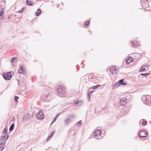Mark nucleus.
Instances as JSON below:
<instances>
[{"instance_id": "f257e3e1", "label": "nucleus", "mask_w": 151, "mask_h": 151, "mask_svg": "<svg viewBox=\"0 0 151 151\" xmlns=\"http://www.w3.org/2000/svg\"><path fill=\"white\" fill-rule=\"evenodd\" d=\"M52 98L51 93L49 91H47L42 94L40 97V100L43 102H48L52 99Z\"/></svg>"}, {"instance_id": "f03ea898", "label": "nucleus", "mask_w": 151, "mask_h": 151, "mask_svg": "<svg viewBox=\"0 0 151 151\" xmlns=\"http://www.w3.org/2000/svg\"><path fill=\"white\" fill-rule=\"evenodd\" d=\"M57 94L61 97H63L66 93V89L63 85L58 86L56 88Z\"/></svg>"}, {"instance_id": "7ed1b4c3", "label": "nucleus", "mask_w": 151, "mask_h": 151, "mask_svg": "<svg viewBox=\"0 0 151 151\" xmlns=\"http://www.w3.org/2000/svg\"><path fill=\"white\" fill-rule=\"evenodd\" d=\"M150 97L151 96L149 95L143 96L141 97V100L145 104L150 106H151V100H149V99Z\"/></svg>"}, {"instance_id": "20e7f679", "label": "nucleus", "mask_w": 151, "mask_h": 151, "mask_svg": "<svg viewBox=\"0 0 151 151\" xmlns=\"http://www.w3.org/2000/svg\"><path fill=\"white\" fill-rule=\"evenodd\" d=\"M75 118L74 114H70L67 116L64 120V123L65 125H68L73 121V120Z\"/></svg>"}, {"instance_id": "39448f33", "label": "nucleus", "mask_w": 151, "mask_h": 151, "mask_svg": "<svg viewBox=\"0 0 151 151\" xmlns=\"http://www.w3.org/2000/svg\"><path fill=\"white\" fill-rule=\"evenodd\" d=\"M14 75L12 71H9L7 73L3 74V76L6 80H9L11 79L12 76Z\"/></svg>"}, {"instance_id": "423d86ee", "label": "nucleus", "mask_w": 151, "mask_h": 151, "mask_svg": "<svg viewBox=\"0 0 151 151\" xmlns=\"http://www.w3.org/2000/svg\"><path fill=\"white\" fill-rule=\"evenodd\" d=\"M36 118L40 120H42L44 119V116L43 114V112L41 110H40L36 115Z\"/></svg>"}, {"instance_id": "0eeeda50", "label": "nucleus", "mask_w": 151, "mask_h": 151, "mask_svg": "<svg viewBox=\"0 0 151 151\" xmlns=\"http://www.w3.org/2000/svg\"><path fill=\"white\" fill-rule=\"evenodd\" d=\"M140 2L141 6L143 8L145 9L148 7L147 0H141Z\"/></svg>"}, {"instance_id": "6e6552de", "label": "nucleus", "mask_w": 151, "mask_h": 151, "mask_svg": "<svg viewBox=\"0 0 151 151\" xmlns=\"http://www.w3.org/2000/svg\"><path fill=\"white\" fill-rule=\"evenodd\" d=\"M147 136V133L146 132L145 130H142L141 131L139 134V136L141 138H143Z\"/></svg>"}, {"instance_id": "1a4fd4ad", "label": "nucleus", "mask_w": 151, "mask_h": 151, "mask_svg": "<svg viewBox=\"0 0 151 151\" xmlns=\"http://www.w3.org/2000/svg\"><path fill=\"white\" fill-rule=\"evenodd\" d=\"M23 66H24L22 65L20 67L18 71V73H19L22 74H23L26 73V72L25 69H24Z\"/></svg>"}, {"instance_id": "9d476101", "label": "nucleus", "mask_w": 151, "mask_h": 151, "mask_svg": "<svg viewBox=\"0 0 151 151\" xmlns=\"http://www.w3.org/2000/svg\"><path fill=\"white\" fill-rule=\"evenodd\" d=\"M117 69L114 67H111L110 68V72L114 74H115L116 73V70H117Z\"/></svg>"}, {"instance_id": "9b49d317", "label": "nucleus", "mask_w": 151, "mask_h": 151, "mask_svg": "<svg viewBox=\"0 0 151 151\" xmlns=\"http://www.w3.org/2000/svg\"><path fill=\"white\" fill-rule=\"evenodd\" d=\"M127 102L126 98H123L120 100V104L121 105L124 106L126 104Z\"/></svg>"}, {"instance_id": "f8f14e48", "label": "nucleus", "mask_w": 151, "mask_h": 151, "mask_svg": "<svg viewBox=\"0 0 151 151\" xmlns=\"http://www.w3.org/2000/svg\"><path fill=\"white\" fill-rule=\"evenodd\" d=\"M131 44V46L132 47L134 46V47H137L139 45L137 41H133L132 42Z\"/></svg>"}, {"instance_id": "ddd939ff", "label": "nucleus", "mask_w": 151, "mask_h": 151, "mask_svg": "<svg viewBox=\"0 0 151 151\" xmlns=\"http://www.w3.org/2000/svg\"><path fill=\"white\" fill-rule=\"evenodd\" d=\"M101 131L99 129H98L94 132V135L96 137L100 136L101 135Z\"/></svg>"}, {"instance_id": "4468645a", "label": "nucleus", "mask_w": 151, "mask_h": 151, "mask_svg": "<svg viewBox=\"0 0 151 151\" xmlns=\"http://www.w3.org/2000/svg\"><path fill=\"white\" fill-rule=\"evenodd\" d=\"M26 4L30 6H32L33 5V4L31 1H29L28 0H26Z\"/></svg>"}, {"instance_id": "2eb2a0df", "label": "nucleus", "mask_w": 151, "mask_h": 151, "mask_svg": "<svg viewBox=\"0 0 151 151\" xmlns=\"http://www.w3.org/2000/svg\"><path fill=\"white\" fill-rule=\"evenodd\" d=\"M41 11L40 9H38L37 11L35 13V14L36 16H39L41 13Z\"/></svg>"}, {"instance_id": "dca6fc26", "label": "nucleus", "mask_w": 151, "mask_h": 151, "mask_svg": "<svg viewBox=\"0 0 151 151\" xmlns=\"http://www.w3.org/2000/svg\"><path fill=\"white\" fill-rule=\"evenodd\" d=\"M118 83H119V85H125L126 84V82H125V83H124V79H122L119 81L118 82Z\"/></svg>"}, {"instance_id": "f3484780", "label": "nucleus", "mask_w": 151, "mask_h": 151, "mask_svg": "<svg viewBox=\"0 0 151 151\" xmlns=\"http://www.w3.org/2000/svg\"><path fill=\"white\" fill-rule=\"evenodd\" d=\"M17 58L16 57H14L12 58L11 60V63L13 64V63H16L17 60Z\"/></svg>"}, {"instance_id": "a211bd4d", "label": "nucleus", "mask_w": 151, "mask_h": 151, "mask_svg": "<svg viewBox=\"0 0 151 151\" xmlns=\"http://www.w3.org/2000/svg\"><path fill=\"white\" fill-rule=\"evenodd\" d=\"M133 60V59L131 57H129V58L127 59L126 60V62L127 64H129L132 62V60Z\"/></svg>"}, {"instance_id": "6ab92c4d", "label": "nucleus", "mask_w": 151, "mask_h": 151, "mask_svg": "<svg viewBox=\"0 0 151 151\" xmlns=\"http://www.w3.org/2000/svg\"><path fill=\"white\" fill-rule=\"evenodd\" d=\"M75 102V106H77L81 105V102H79V100H77L76 101H74Z\"/></svg>"}, {"instance_id": "aec40b11", "label": "nucleus", "mask_w": 151, "mask_h": 151, "mask_svg": "<svg viewBox=\"0 0 151 151\" xmlns=\"http://www.w3.org/2000/svg\"><path fill=\"white\" fill-rule=\"evenodd\" d=\"M5 147V143H2L1 142V143L0 144V148L1 149H1V150L2 151L4 147Z\"/></svg>"}, {"instance_id": "412c9836", "label": "nucleus", "mask_w": 151, "mask_h": 151, "mask_svg": "<svg viewBox=\"0 0 151 151\" xmlns=\"http://www.w3.org/2000/svg\"><path fill=\"white\" fill-rule=\"evenodd\" d=\"M90 22L89 20H88L87 21L85 22L84 24H85V27L87 28V26L90 24Z\"/></svg>"}, {"instance_id": "4be33fe9", "label": "nucleus", "mask_w": 151, "mask_h": 151, "mask_svg": "<svg viewBox=\"0 0 151 151\" xmlns=\"http://www.w3.org/2000/svg\"><path fill=\"white\" fill-rule=\"evenodd\" d=\"M75 131L74 130L71 129L70 130L69 132V134L70 135H74Z\"/></svg>"}, {"instance_id": "5701e85b", "label": "nucleus", "mask_w": 151, "mask_h": 151, "mask_svg": "<svg viewBox=\"0 0 151 151\" xmlns=\"http://www.w3.org/2000/svg\"><path fill=\"white\" fill-rule=\"evenodd\" d=\"M14 127V124L13 123L9 127V131H11L13 130Z\"/></svg>"}, {"instance_id": "b1692460", "label": "nucleus", "mask_w": 151, "mask_h": 151, "mask_svg": "<svg viewBox=\"0 0 151 151\" xmlns=\"http://www.w3.org/2000/svg\"><path fill=\"white\" fill-rule=\"evenodd\" d=\"M4 8H2L0 11V17H2L4 15Z\"/></svg>"}, {"instance_id": "393cba45", "label": "nucleus", "mask_w": 151, "mask_h": 151, "mask_svg": "<svg viewBox=\"0 0 151 151\" xmlns=\"http://www.w3.org/2000/svg\"><path fill=\"white\" fill-rule=\"evenodd\" d=\"M145 66V65H143L142 66L141 68L140 69L139 72H142L143 71L146 70L145 69V68L144 67Z\"/></svg>"}, {"instance_id": "a878e982", "label": "nucleus", "mask_w": 151, "mask_h": 151, "mask_svg": "<svg viewBox=\"0 0 151 151\" xmlns=\"http://www.w3.org/2000/svg\"><path fill=\"white\" fill-rule=\"evenodd\" d=\"M6 140L3 137H1V142L2 143H5Z\"/></svg>"}, {"instance_id": "bb28decb", "label": "nucleus", "mask_w": 151, "mask_h": 151, "mask_svg": "<svg viewBox=\"0 0 151 151\" xmlns=\"http://www.w3.org/2000/svg\"><path fill=\"white\" fill-rule=\"evenodd\" d=\"M150 74V73H141L140 75V76H149Z\"/></svg>"}, {"instance_id": "cd10ccee", "label": "nucleus", "mask_w": 151, "mask_h": 151, "mask_svg": "<svg viewBox=\"0 0 151 151\" xmlns=\"http://www.w3.org/2000/svg\"><path fill=\"white\" fill-rule=\"evenodd\" d=\"M60 115V114H57L56 116H55V118H54V119H53V121H52V123H53V122H54L56 120V119H57V118Z\"/></svg>"}, {"instance_id": "c85d7f7f", "label": "nucleus", "mask_w": 151, "mask_h": 151, "mask_svg": "<svg viewBox=\"0 0 151 151\" xmlns=\"http://www.w3.org/2000/svg\"><path fill=\"white\" fill-rule=\"evenodd\" d=\"M3 137L4 138H5V139L6 140L8 139L9 136V135L8 134H6L4 136H3Z\"/></svg>"}, {"instance_id": "c756f323", "label": "nucleus", "mask_w": 151, "mask_h": 151, "mask_svg": "<svg viewBox=\"0 0 151 151\" xmlns=\"http://www.w3.org/2000/svg\"><path fill=\"white\" fill-rule=\"evenodd\" d=\"M100 85H97L96 86H93L91 87V88L92 89H95L97 88L98 87L100 86Z\"/></svg>"}, {"instance_id": "7c9ffc66", "label": "nucleus", "mask_w": 151, "mask_h": 151, "mask_svg": "<svg viewBox=\"0 0 151 151\" xmlns=\"http://www.w3.org/2000/svg\"><path fill=\"white\" fill-rule=\"evenodd\" d=\"M24 8L23 7L20 10H19L18 11V12L19 13H22L23 12V11H24Z\"/></svg>"}, {"instance_id": "2f4dec72", "label": "nucleus", "mask_w": 151, "mask_h": 151, "mask_svg": "<svg viewBox=\"0 0 151 151\" xmlns=\"http://www.w3.org/2000/svg\"><path fill=\"white\" fill-rule=\"evenodd\" d=\"M19 98V97L18 96H15V99H14V101L16 102H17L18 101V99Z\"/></svg>"}, {"instance_id": "473e14b6", "label": "nucleus", "mask_w": 151, "mask_h": 151, "mask_svg": "<svg viewBox=\"0 0 151 151\" xmlns=\"http://www.w3.org/2000/svg\"><path fill=\"white\" fill-rule=\"evenodd\" d=\"M7 132V129L6 128H5L4 129L3 131V133L4 134H6Z\"/></svg>"}, {"instance_id": "72a5a7b5", "label": "nucleus", "mask_w": 151, "mask_h": 151, "mask_svg": "<svg viewBox=\"0 0 151 151\" xmlns=\"http://www.w3.org/2000/svg\"><path fill=\"white\" fill-rule=\"evenodd\" d=\"M119 83H118V82H117L115 84L114 87H115V88H116L118 87H119Z\"/></svg>"}, {"instance_id": "f704fd0d", "label": "nucleus", "mask_w": 151, "mask_h": 151, "mask_svg": "<svg viewBox=\"0 0 151 151\" xmlns=\"http://www.w3.org/2000/svg\"><path fill=\"white\" fill-rule=\"evenodd\" d=\"M90 94H89V93H87V98L88 99V101H89L90 100Z\"/></svg>"}, {"instance_id": "c9c22d12", "label": "nucleus", "mask_w": 151, "mask_h": 151, "mask_svg": "<svg viewBox=\"0 0 151 151\" xmlns=\"http://www.w3.org/2000/svg\"><path fill=\"white\" fill-rule=\"evenodd\" d=\"M147 122L146 121H144L142 123V124L143 125H145L147 124Z\"/></svg>"}, {"instance_id": "e433bc0d", "label": "nucleus", "mask_w": 151, "mask_h": 151, "mask_svg": "<svg viewBox=\"0 0 151 151\" xmlns=\"http://www.w3.org/2000/svg\"><path fill=\"white\" fill-rule=\"evenodd\" d=\"M55 131H53L52 133H50L49 135H50V136L51 137L53 135Z\"/></svg>"}, {"instance_id": "4c0bfd02", "label": "nucleus", "mask_w": 151, "mask_h": 151, "mask_svg": "<svg viewBox=\"0 0 151 151\" xmlns=\"http://www.w3.org/2000/svg\"><path fill=\"white\" fill-rule=\"evenodd\" d=\"M51 137H50V135H48V137L47 139V141L49 140L50 139V138Z\"/></svg>"}, {"instance_id": "58836bf2", "label": "nucleus", "mask_w": 151, "mask_h": 151, "mask_svg": "<svg viewBox=\"0 0 151 151\" xmlns=\"http://www.w3.org/2000/svg\"><path fill=\"white\" fill-rule=\"evenodd\" d=\"M93 92V91H89L88 93L91 94Z\"/></svg>"}, {"instance_id": "ea45409f", "label": "nucleus", "mask_w": 151, "mask_h": 151, "mask_svg": "<svg viewBox=\"0 0 151 151\" xmlns=\"http://www.w3.org/2000/svg\"><path fill=\"white\" fill-rule=\"evenodd\" d=\"M81 121L80 120L77 123V124H81Z\"/></svg>"}, {"instance_id": "a19ab883", "label": "nucleus", "mask_w": 151, "mask_h": 151, "mask_svg": "<svg viewBox=\"0 0 151 151\" xmlns=\"http://www.w3.org/2000/svg\"><path fill=\"white\" fill-rule=\"evenodd\" d=\"M12 15H10L8 17V18L9 19H10L12 17Z\"/></svg>"}, {"instance_id": "79ce46f5", "label": "nucleus", "mask_w": 151, "mask_h": 151, "mask_svg": "<svg viewBox=\"0 0 151 151\" xmlns=\"http://www.w3.org/2000/svg\"><path fill=\"white\" fill-rule=\"evenodd\" d=\"M17 81L18 82V85H19L20 84V82L19 80H17Z\"/></svg>"}]
</instances>
